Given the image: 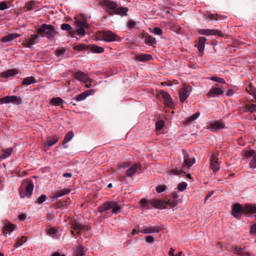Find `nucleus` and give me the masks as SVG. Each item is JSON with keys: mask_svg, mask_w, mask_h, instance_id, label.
<instances>
[{"mask_svg": "<svg viewBox=\"0 0 256 256\" xmlns=\"http://www.w3.org/2000/svg\"><path fill=\"white\" fill-rule=\"evenodd\" d=\"M37 33L38 35L52 40L58 32L53 26L44 24L37 30Z\"/></svg>", "mask_w": 256, "mask_h": 256, "instance_id": "1", "label": "nucleus"}, {"mask_svg": "<svg viewBox=\"0 0 256 256\" xmlns=\"http://www.w3.org/2000/svg\"><path fill=\"white\" fill-rule=\"evenodd\" d=\"M122 206L116 201H107L98 208V212L103 213L105 211L112 210V214H117L120 212Z\"/></svg>", "mask_w": 256, "mask_h": 256, "instance_id": "2", "label": "nucleus"}, {"mask_svg": "<svg viewBox=\"0 0 256 256\" xmlns=\"http://www.w3.org/2000/svg\"><path fill=\"white\" fill-rule=\"evenodd\" d=\"M100 37L102 38L104 40L108 42H121L122 39L110 30L100 32Z\"/></svg>", "mask_w": 256, "mask_h": 256, "instance_id": "3", "label": "nucleus"}, {"mask_svg": "<svg viewBox=\"0 0 256 256\" xmlns=\"http://www.w3.org/2000/svg\"><path fill=\"white\" fill-rule=\"evenodd\" d=\"M192 87L186 84H184L182 88L179 92L180 100L183 103L190 95Z\"/></svg>", "mask_w": 256, "mask_h": 256, "instance_id": "4", "label": "nucleus"}, {"mask_svg": "<svg viewBox=\"0 0 256 256\" xmlns=\"http://www.w3.org/2000/svg\"><path fill=\"white\" fill-rule=\"evenodd\" d=\"M34 188V186L32 180H30L26 185L25 188V191L22 188L20 189L19 193L20 197L22 198L24 197L30 198L32 194Z\"/></svg>", "mask_w": 256, "mask_h": 256, "instance_id": "5", "label": "nucleus"}, {"mask_svg": "<svg viewBox=\"0 0 256 256\" xmlns=\"http://www.w3.org/2000/svg\"><path fill=\"white\" fill-rule=\"evenodd\" d=\"M1 104L12 103L14 104H20L22 103V99L20 96H6L0 98Z\"/></svg>", "mask_w": 256, "mask_h": 256, "instance_id": "6", "label": "nucleus"}, {"mask_svg": "<svg viewBox=\"0 0 256 256\" xmlns=\"http://www.w3.org/2000/svg\"><path fill=\"white\" fill-rule=\"evenodd\" d=\"M101 4L106 8V10L108 14L110 16H114L115 9L118 6L117 4L109 0H104L102 2Z\"/></svg>", "mask_w": 256, "mask_h": 256, "instance_id": "7", "label": "nucleus"}, {"mask_svg": "<svg viewBox=\"0 0 256 256\" xmlns=\"http://www.w3.org/2000/svg\"><path fill=\"white\" fill-rule=\"evenodd\" d=\"M242 213H246L244 210V206L242 204L236 203L233 204L231 214L234 217L237 219H240Z\"/></svg>", "mask_w": 256, "mask_h": 256, "instance_id": "8", "label": "nucleus"}, {"mask_svg": "<svg viewBox=\"0 0 256 256\" xmlns=\"http://www.w3.org/2000/svg\"><path fill=\"white\" fill-rule=\"evenodd\" d=\"M218 152H214L211 156L210 160V166L214 172H216L220 170V164L218 162Z\"/></svg>", "mask_w": 256, "mask_h": 256, "instance_id": "9", "label": "nucleus"}, {"mask_svg": "<svg viewBox=\"0 0 256 256\" xmlns=\"http://www.w3.org/2000/svg\"><path fill=\"white\" fill-rule=\"evenodd\" d=\"M141 166L139 163H135L132 164L129 168L126 171V176L128 177L132 176L136 173H141Z\"/></svg>", "mask_w": 256, "mask_h": 256, "instance_id": "10", "label": "nucleus"}, {"mask_svg": "<svg viewBox=\"0 0 256 256\" xmlns=\"http://www.w3.org/2000/svg\"><path fill=\"white\" fill-rule=\"evenodd\" d=\"M160 94L164 100V102L168 106L172 108L174 106V101L168 92L161 90L160 91Z\"/></svg>", "mask_w": 256, "mask_h": 256, "instance_id": "11", "label": "nucleus"}, {"mask_svg": "<svg viewBox=\"0 0 256 256\" xmlns=\"http://www.w3.org/2000/svg\"><path fill=\"white\" fill-rule=\"evenodd\" d=\"M178 195L176 192H172L170 194V197L168 200L165 201L166 206H168L170 208L176 206L178 204Z\"/></svg>", "mask_w": 256, "mask_h": 256, "instance_id": "12", "label": "nucleus"}, {"mask_svg": "<svg viewBox=\"0 0 256 256\" xmlns=\"http://www.w3.org/2000/svg\"><path fill=\"white\" fill-rule=\"evenodd\" d=\"M74 24L76 26H84L88 28L89 24L86 22V18L82 15L78 16L74 18Z\"/></svg>", "mask_w": 256, "mask_h": 256, "instance_id": "13", "label": "nucleus"}, {"mask_svg": "<svg viewBox=\"0 0 256 256\" xmlns=\"http://www.w3.org/2000/svg\"><path fill=\"white\" fill-rule=\"evenodd\" d=\"M161 230L160 227L158 226H144L140 230V232L143 234H151L154 232H158Z\"/></svg>", "mask_w": 256, "mask_h": 256, "instance_id": "14", "label": "nucleus"}, {"mask_svg": "<svg viewBox=\"0 0 256 256\" xmlns=\"http://www.w3.org/2000/svg\"><path fill=\"white\" fill-rule=\"evenodd\" d=\"M39 41V37L36 34H32L30 38L26 40V42L23 44V45L26 48H30L32 45L35 44Z\"/></svg>", "mask_w": 256, "mask_h": 256, "instance_id": "15", "label": "nucleus"}, {"mask_svg": "<svg viewBox=\"0 0 256 256\" xmlns=\"http://www.w3.org/2000/svg\"><path fill=\"white\" fill-rule=\"evenodd\" d=\"M245 156L246 158L252 156V160L250 162V168H256V152L254 150H250L246 152Z\"/></svg>", "mask_w": 256, "mask_h": 256, "instance_id": "16", "label": "nucleus"}, {"mask_svg": "<svg viewBox=\"0 0 256 256\" xmlns=\"http://www.w3.org/2000/svg\"><path fill=\"white\" fill-rule=\"evenodd\" d=\"M210 128L212 131L218 130L225 128V124L224 122L216 120L211 123L209 126Z\"/></svg>", "mask_w": 256, "mask_h": 256, "instance_id": "17", "label": "nucleus"}, {"mask_svg": "<svg viewBox=\"0 0 256 256\" xmlns=\"http://www.w3.org/2000/svg\"><path fill=\"white\" fill-rule=\"evenodd\" d=\"M38 2L35 0H30L26 3L24 10V12L32 10L38 8Z\"/></svg>", "mask_w": 256, "mask_h": 256, "instance_id": "18", "label": "nucleus"}, {"mask_svg": "<svg viewBox=\"0 0 256 256\" xmlns=\"http://www.w3.org/2000/svg\"><path fill=\"white\" fill-rule=\"evenodd\" d=\"M224 92L223 90L220 88H213L207 93L206 96L208 98H213L222 94Z\"/></svg>", "mask_w": 256, "mask_h": 256, "instance_id": "19", "label": "nucleus"}, {"mask_svg": "<svg viewBox=\"0 0 256 256\" xmlns=\"http://www.w3.org/2000/svg\"><path fill=\"white\" fill-rule=\"evenodd\" d=\"M76 79L84 83H86L89 80L88 76L81 71L76 72L74 74Z\"/></svg>", "mask_w": 256, "mask_h": 256, "instance_id": "20", "label": "nucleus"}, {"mask_svg": "<svg viewBox=\"0 0 256 256\" xmlns=\"http://www.w3.org/2000/svg\"><path fill=\"white\" fill-rule=\"evenodd\" d=\"M140 204L142 210H150L152 208V202L143 198L140 200Z\"/></svg>", "mask_w": 256, "mask_h": 256, "instance_id": "21", "label": "nucleus"}, {"mask_svg": "<svg viewBox=\"0 0 256 256\" xmlns=\"http://www.w3.org/2000/svg\"><path fill=\"white\" fill-rule=\"evenodd\" d=\"M206 38L205 37H200L198 38V42L196 45L198 49L200 55L202 56L204 52V50L205 46V42H206Z\"/></svg>", "mask_w": 256, "mask_h": 256, "instance_id": "22", "label": "nucleus"}, {"mask_svg": "<svg viewBox=\"0 0 256 256\" xmlns=\"http://www.w3.org/2000/svg\"><path fill=\"white\" fill-rule=\"evenodd\" d=\"M152 208H156L163 210L166 208L165 201L163 202L160 200H152Z\"/></svg>", "mask_w": 256, "mask_h": 256, "instance_id": "23", "label": "nucleus"}, {"mask_svg": "<svg viewBox=\"0 0 256 256\" xmlns=\"http://www.w3.org/2000/svg\"><path fill=\"white\" fill-rule=\"evenodd\" d=\"M60 28L64 30L68 31L71 36H76V30H72V26L69 24H62L61 25Z\"/></svg>", "mask_w": 256, "mask_h": 256, "instance_id": "24", "label": "nucleus"}, {"mask_svg": "<svg viewBox=\"0 0 256 256\" xmlns=\"http://www.w3.org/2000/svg\"><path fill=\"white\" fill-rule=\"evenodd\" d=\"M71 225L72 228L76 231L78 234H80L81 230L84 228V227L82 224L75 221L72 222Z\"/></svg>", "mask_w": 256, "mask_h": 256, "instance_id": "25", "label": "nucleus"}, {"mask_svg": "<svg viewBox=\"0 0 256 256\" xmlns=\"http://www.w3.org/2000/svg\"><path fill=\"white\" fill-rule=\"evenodd\" d=\"M152 59V57L149 54H142L136 56V60L142 62H146Z\"/></svg>", "mask_w": 256, "mask_h": 256, "instance_id": "26", "label": "nucleus"}, {"mask_svg": "<svg viewBox=\"0 0 256 256\" xmlns=\"http://www.w3.org/2000/svg\"><path fill=\"white\" fill-rule=\"evenodd\" d=\"M70 192V188H64L56 192L52 196L53 200L57 199L58 198L62 196L64 194H68Z\"/></svg>", "mask_w": 256, "mask_h": 256, "instance_id": "27", "label": "nucleus"}, {"mask_svg": "<svg viewBox=\"0 0 256 256\" xmlns=\"http://www.w3.org/2000/svg\"><path fill=\"white\" fill-rule=\"evenodd\" d=\"M16 226L10 222H6L3 228V232L6 234L8 233L10 234L14 231Z\"/></svg>", "mask_w": 256, "mask_h": 256, "instance_id": "28", "label": "nucleus"}, {"mask_svg": "<svg viewBox=\"0 0 256 256\" xmlns=\"http://www.w3.org/2000/svg\"><path fill=\"white\" fill-rule=\"evenodd\" d=\"M144 38L145 43L149 46L156 44V40L154 38L152 37L147 33L144 34L143 36Z\"/></svg>", "mask_w": 256, "mask_h": 256, "instance_id": "29", "label": "nucleus"}, {"mask_svg": "<svg viewBox=\"0 0 256 256\" xmlns=\"http://www.w3.org/2000/svg\"><path fill=\"white\" fill-rule=\"evenodd\" d=\"M20 36V34L14 33V34H9L3 37L2 39V41L3 42H10L16 38H18Z\"/></svg>", "mask_w": 256, "mask_h": 256, "instance_id": "30", "label": "nucleus"}, {"mask_svg": "<svg viewBox=\"0 0 256 256\" xmlns=\"http://www.w3.org/2000/svg\"><path fill=\"white\" fill-rule=\"evenodd\" d=\"M244 212L246 214L256 213V205L253 204H247L244 206Z\"/></svg>", "mask_w": 256, "mask_h": 256, "instance_id": "31", "label": "nucleus"}, {"mask_svg": "<svg viewBox=\"0 0 256 256\" xmlns=\"http://www.w3.org/2000/svg\"><path fill=\"white\" fill-rule=\"evenodd\" d=\"M128 12V8L126 7H119L115 9L114 12V14H120L121 16H127V12Z\"/></svg>", "mask_w": 256, "mask_h": 256, "instance_id": "32", "label": "nucleus"}, {"mask_svg": "<svg viewBox=\"0 0 256 256\" xmlns=\"http://www.w3.org/2000/svg\"><path fill=\"white\" fill-rule=\"evenodd\" d=\"M74 136V134L72 131H70L66 134L62 144L64 148H68V146H64V144L69 142L73 138Z\"/></svg>", "mask_w": 256, "mask_h": 256, "instance_id": "33", "label": "nucleus"}, {"mask_svg": "<svg viewBox=\"0 0 256 256\" xmlns=\"http://www.w3.org/2000/svg\"><path fill=\"white\" fill-rule=\"evenodd\" d=\"M14 150L13 148H8L6 150H2V153L0 158L2 159H5L11 155Z\"/></svg>", "mask_w": 256, "mask_h": 256, "instance_id": "34", "label": "nucleus"}, {"mask_svg": "<svg viewBox=\"0 0 256 256\" xmlns=\"http://www.w3.org/2000/svg\"><path fill=\"white\" fill-rule=\"evenodd\" d=\"M64 100L62 98L56 97L52 98L50 101V104L53 106H61L64 103Z\"/></svg>", "mask_w": 256, "mask_h": 256, "instance_id": "35", "label": "nucleus"}, {"mask_svg": "<svg viewBox=\"0 0 256 256\" xmlns=\"http://www.w3.org/2000/svg\"><path fill=\"white\" fill-rule=\"evenodd\" d=\"M92 52L95 53H102L104 52V48L101 46H99L96 45H90L88 46Z\"/></svg>", "mask_w": 256, "mask_h": 256, "instance_id": "36", "label": "nucleus"}, {"mask_svg": "<svg viewBox=\"0 0 256 256\" xmlns=\"http://www.w3.org/2000/svg\"><path fill=\"white\" fill-rule=\"evenodd\" d=\"M36 82V79L33 76H29L24 78L22 84L23 85H30V84H34Z\"/></svg>", "mask_w": 256, "mask_h": 256, "instance_id": "37", "label": "nucleus"}, {"mask_svg": "<svg viewBox=\"0 0 256 256\" xmlns=\"http://www.w3.org/2000/svg\"><path fill=\"white\" fill-rule=\"evenodd\" d=\"M244 111L252 113L256 112V104H246L244 106Z\"/></svg>", "mask_w": 256, "mask_h": 256, "instance_id": "38", "label": "nucleus"}, {"mask_svg": "<svg viewBox=\"0 0 256 256\" xmlns=\"http://www.w3.org/2000/svg\"><path fill=\"white\" fill-rule=\"evenodd\" d=\"M58 140V138L54 136L53 138L48 140L47 142L45 144V146L50 148Z\"/></svg>", "mask_w": 256, "mask_h": 256, "instance_id": "39", "label": "nucleus"}, {"mask_svg": "<svg viewBox=\"0 0 256 256\" xmlns=\"http://www.w3.org/2000/svg\"><path fill=\"white\" fill-rule=\"evenodd\" d=\"M89 95H90V93H89V91H86V92H84L80 94H78L76 96V100L77 101H81V100H84Z\"/></svg>", "mask_w": 256, "mask_h": 256, "instance_id": "40", "label": "nucleus"}, {"mask_svg": "<svg viewBox=\"0 0 256 256\" xmlns=\"http://www.w3.org/2000/svg\"><path fill=\"white\" fill-rule=\"evenodd\" d=\"M27 239L26 236H22L20 238H18L16 242V243L14 246L18 247L22 246L23 244L26 242Z\"/></svg>", "mask_w": 256, "mask_h": 256, "instance_id": "41", "label": "nucleus"}, {"mask_svg": "<svg viewBox=\"0 0 256 256\" xmlns=\"http://www.w3.org/2000/svg\"><path fill=\"white\" fill-rule=\"evenodd\" d=\"M150 32L156 35L161 36L162 34V30L158 27H154L153 28H150Z\"/></svg>", "mask_w": 256, "mask_h": 256, "instance_id": "42", "label": "nucleus"}, {"mask_svg": "<svg viewBox=\"0 0 256 256\" xmlns=\"http://www.w3.org/2000/svg\"><path fill=\"white\" fill-rule=\"evenodd\" d=\"M16 74V72L14 70H8L2 73V76L5 78H8L9 76H13Z\"/></svg>", "mask_w": 256, "mask_h": 256, "instance_id": "43", "label": "nucleus"}, {"mask_svg": "<svg viewBox=\"0 0 256 256\" xmlns=\"http://www.w3.org/2000/svg\"><path fill=\"white\" fill-rule=\"evenodd\" d=\"M246 90L249 94L253 96H254L256 94V88L254 86H252L251 84H250L248 87L246 88Z\"/></svg>", "mask_w": 256, "mask_h": 256, "instance_id": "44", "label": "nucleus"}, {"mask_svg": "<svg viewBox=\"0 0 256 256\" xmlns=\"http://www.w3.org/2000/svg\"><path fill=\"white\" fill-rule=\"evenodd\" d=\"M170 172L172 174L178 176L183 174L184 173L182 170L178 168L171 169Z\"/></svg>", "mask_w": 256, "mask_h": 256, "instance_id": "45", "label": "nucleus"}, {"mask_svg": "<svg viewBox=\"0 0 256 256\" xmlns=\"http://www.w3.org/2000/svg\"><path fill=\"white\" fill-rule=\"evenodd\" d=\"M66 202L67 201L65 200L58 201L54 204L53 208L56 209L60 208L66 204Z\"/></svg>", "mask_w": 256, "mask_h": 256, "instance_id": "46", "label": "nucleus"}, {"mask_svg": "<svg viewBox=\"0 0 256 256\" xmlns=\"http://www.w3.org/2000/svg\"><path fill=\"white\" fill-rule=\"evenodd\" d=\"M208 18L210 20H217L218 19H223L224 17L219 14H209L208 15Z\"/></svg>", "mask_w": 256, "mask_h": 256, "instance_id": "47", "label": "nucleus"}, {"mask_svg": "<svg viewBox=\"0 0 256 256\" xmlns=\"http://www.w3.org/2000/svg\"><path fill=\"white\" fill-rule=\"evenodd\" d=\"M84 248L82 246H78L76 250V256H84Z\"/></svg>", "mask_w": 256, "mask_h": 256, "instance_id": "48", "label": "nucleus"}, {"mask_svg": "<svg viewBox=\"0 0 256 256\" xmlns=\"http://www.w3.org/2000/svg\"><path fill=\"white\" fill-rule=\"evenodd\" d=\"M66 52V49L64 48H57L54 54L56 56L60 57L64 55Z\"/></svg>", "mask_w": 256, "mask_h": 256, "instance_id": "49", "label": "nucleus"}, {"mask_svg": "<svg viewBox=\"0 0 256 256\" xmlns=\"http://www.w3.org/2000/svg\"><path fill=\"white\" fill-rule=\"evenodd\" d=\"M164 125V122L162 120H158L156 124V128L157 130H162Z\"/></svg>", "mask_w": 256, "mask_h": 256, "instance_id": "50", "label": "nucleus"}, {"mask_svg": "<svg viewBox=\"0 0 256 256\" xmlns=\"http://www.w3.org/2000/svg\"><path fill=\"white\" fill-rule=\"evenodd\" d=\"M80 28H77L76 30H76V34L77 33L78 35L80 36H84L86 34L84 26H79Z\"/></svg>", "mask_w": 256, "mask_h": 256, "instance_id": "51", "label": "nucleus"}, {"mask_svg": "<svg viewBox=\"0 0 256 256\" xmlns=\"http://www.w3.org/2000/svg\"><path fill=\"white\" fill-rule=\"evenodd\" d=\"M210 80L214 82H218L220 84H225V80L221 78L213 76L210 78Z\"/></svg>", "mask_w": 256, "mask_h": 256, "instance_id": "52", "label": "nucleus"}, {"mask_svg": "<svg viewBox=\"0 0 256 256\" xmlns=\"http://www.w3.org/2000/svg\"><path fill=\"white\" fill-rule=\"evenodd\" d=\"M46 198L47 196L46 195L42 194L38 198L37 200L35 202V203L42 204L46 200Z\"/></svg>", "mask_w": 256, "mask_h": 256, "instance_id": "53", "label": "nucleus"}, {"mask_svg": "<svg viewBox=\"0 0 256 256\" xmlns=\"http://www.w3.org/2000/svg\"><path fill=\"white\" fill-rule=\"evenodd\" d=\"M8 4H10V2H7L6 1H2L0 2V10H4L9 8Z\"/></svg>", "mask_w": 256, "mask_h": 256, "instance_id": "54", "label": "nucleus"}, {"mask_svg": "<svg viewBox=\"0 0 256 256\" xmlns=\"http://www.w3.org/2000/svg\"><path fill=\"white\" fill-rule=\"evenodd\" d=\"M188 184L185 182H182L178 184V190L182 192L186 189Z\"/></svg>", "mask_w": 256, "mask_h": 256, "instance_id": "55", "label": "nucleus"}, {"mask_svg": "<svg viewBox=\"0 0 256 256\" xmlns=\"http://www.w3.org/2000/svg\"><path fill=\"white\" fill-rule=\"evenodd\" d=\"M198 33L200 34L210 36V29H202L198 30Z\"/></svg>", "mask_w": 256, "mask_h": 256, "instance_id": "56", "label": "nucleus"}, {"mask_svg": "<svg viewBox=\"0 0 256 256\" xmlns=\"http://www.w3.org/2000/svg\"><path fill=\"white\" fill-rule=\"evenodd\" d=\"M57 230L54 228H50L47 230V234L52 236H54V234H55Z\"/></svg>", "mask_w": 256, "mask_h": 256, "instance_id": "57", "label": "nucleus"}, {"mask_svg": "<svg viewBox=\"0 0 256 256\" xmlns=\"http://www.w3.org/2000/svg\"><path fill=\"white\" fill-rule=\"evenodd\" d=\"M195 162V159H188V160L184 161V165L186 166L188 168L191 166Z\"/></svg>", "mask_w": 256, "mask_h": 256, "instance_id": "58", "label": "nucleus"}, {"mask_svg": "<svg viewBox=\"0 0 256 256\" xmlns=\"http://www.w3.org/2000/svg\"><path fill=\"white\" fill-rule=\"evenodd\" d=\"M200 113L199 112H197L194 114H193L192 116H190L188 119V121L189 122H192L196 118L200 116Z\"/></svg>", "mask_w": 256, "mask_h": 256, "instance_id": "59", "label": "nucleus"}, {"mask_svg": "<svg viewBox=\"0 0 256 256\" xmlns=\"http://www.w3.org/2000/svg\"><path fill=\"white\" fill-rule=\"evenodd\" d=\"M210 35H218L220 36H222L223 34L221 32L218 30H210Z\"/></svg>", "mask_w": 256, "mask_h": 256, "instance_id": "60", "label": "nucleus"}, {"mask_svg": "<svg viewBox=\"0 0 256 256\" xmlns=\"http://www.w3.org/2000/svg\"><path fill=\"white\" fill-rule=\"evenodd\" d=\"M131 164L129 162H120L118 164L119 168H128Z\"/></svg>", "mask_w": 256, "mask_h": 256, "instance_id": "61", "label": "nucleus"}, {"mask_svg": "<svg viewBox=\"0 0 256 256\" xmlns=\"http://www.w3.org/2000/svg\"><path fill=\"white\" fill-rule=\"evenodd\" d=\"M85 84H86V88H91V87L94 86L95 85L94 82L92 80L90 79V78H89L88 80Z\"/></svg>", "mask_w": 256, "mask_h": 256, "instance_id": "62", "label": "nucleus"}, {"mask_svg": "<svg viewBox=\"0 0 256 256\" xmlns=\"http://www.w3.org/2000/svg\"><path fill=\"white\" fill-rule=\"evenodd\" d=\"M88 47H89V46H87L84 44H79L76 46V49L79 51H80V50H84L88 49Z\"/></svg>", "mask_w": 256, "mask_h": 256, "instance_id": "63", "label": "nucleus"}, {"mask_svg": "<svg viewBox=\"0 0 256 256\" xmlns=\"http://www.w3.org/2000/svg\"><path fill=\"white\" fill-rule=\"evenodd\" d=\"M166 190V186H160L156 187V190L158 192L160 193Z\"/></svg>", "mask_w": 256, "mask_h": 256, "instance_id": "64", "label": "nucleus"}]
</instances>
